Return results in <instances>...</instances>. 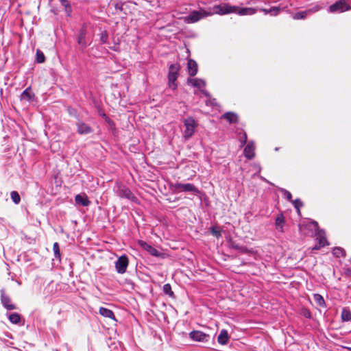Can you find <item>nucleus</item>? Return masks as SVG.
I'll use <instances>...</instances> for the list:
<instances>
[{
	"mask_svg": "<svg viewBox=\"0 0 351 351\" xmlns=\"http://www.w3.org/2000/svg\"><path fill=\"white\" fill-rule=\"evenodd\" d=\"M280 191L282 193L285 198H286L289 201H291L292 195L289 191H288L287 190H286L285 189H281Z\"/></svg>",
	"mask_w": 351,
	"mask_h": 351,
	"instance_id": "obj_38",
	"label": "nucleus"
},
{
	"mask_svg": "<svg viewBox=\"0 0 351 351\" xmlns=\"http://www.w3.org/2000/svg\"><path fill=\"white\" fill-rule=\"evenodd\" d=\"M320 9H321V8L319 5H316V6H315L312 8H310L308 10H306L305 11L296 12L293 16V19L295 20L304 19L306 18V16L308 15L315 13V12L319 11Z\"/></svg>",
	"mask_w": 351,
	"mask_h": 351,
	"instance_id": "obj_10",
	"label": "nucleus"
},
{
	"mask_svg": "<svg viewBox=\"0 0 351 351\" xmlns=\"http://www.w3.org/2000/svg\"><path fill=\"white\" fill-rule=\"evenodd\" d=\"M173 189L179 192H192L194 193H198L199 190L195 186L191 183L182 184L177 182L173 185Z\"/></svg>",
	"mask_w": 351,
	"mask_h": 351,
	"instance_id": "obj_6",
	"label": "nucleus"
},
{
	"mask_svg": "<svg viewBox=\"0 0 351 351\" xmlns=\"http://www.w3.org/2000/svg\"><path fill=\"white\" fill-rule=\"evenodd\" d=\"M1 300L3 306L8 310H13L16 308V306L11 302L10 297L5 294L4 291H1Z\"/></svg>",
	"mask_w": 351,
	"mask_h": 351,
	"instance_id": "obj_12",
	"label": "nucleus"
},
{
	"mask_svg": "<svg viewBox=\"0 0 351 351\" xmlns=\"http://www.w3.org/2000/svg\"><path fill=\"white\" fill-rule=\"evenodd\" d=\"M284 223H285L284 217L282 215L278 216L277 218L276 219V228L280 231H282V228H283Z\"/></svg>",
	"mask_w": 351,
	"mask_h": 351,
	"instance_id": "obj_27",
	"label": "nucleus"
},
{
	"mask_svg": "<svg viewBox=\"0 0 351 351\" xmlns=\"http://www.w3.org/2000/svg\"><path fill=\"white\" fill-rule=\"evenodd\" d=\"M108 33L104 31V32H102L100 34V41L101 43H107V40H108Z\"/></svg>",
	"mask_w": 351,
	"mask_h": 351,
	"instance_id": "obj_39",
	"label": "nucleus"
},
{
	"mask_svg": "<svg viewBox=\"0 0 351 351\" xmlns=\"http://www.w3.org/2000/svg\"><path fill=\"white\" fill-rule=\"evenodd\" d=\"M321 247H322L321 245L317 244L313 247V250H319Z\"/></svg>",
	"mask_w": 351,
	"mask_h": 351,
	"instance_id": "obj_42",
	"label": "nucleus"
},
{
	"mask_svg": "<svg viewBox=\"0 0 351 351\" xmlns=\"http://www.w3.org/2000/svg\"><path fill=\"white\" fill-rule=\"evenodd\" d=\"M341 319L343 322L351 321V312L348 308H343L341 312Z\"/></svg>",
	"mask_w": 351,
	"mask_h": 351,
	"instance_id": "obj_26",
	"label": "nucleus"
},
{
	"mask_svg": "<svg viewBox=\"0 0 351 351\" xmlns=\"http://www.w3.org/2000/svg\"><path fill=\"white\" fill-rule=\"evenodd\" d=\"M188 83L199 89L202 88L206 86L205 81L199 78H189L188 80Z\"/></svg>",
	"mask_w": 351,
	"mask_h": 351,
	"instance_id": "obj_19",
	"label": "nucleus"
},
{
	"mask_svg": "<svg viewBox=\"0 0 351 351\" xmlns=\"http://www.w3.org/2000/svg\"><path fill=\"white\" fill-rule=\"evenodd\" d=\"M216 14L214 12V7L212 10L208 12L204 10H193L184 17V21L187 23H194L208 16Z\"/></svg>",
	"mask_w": 351,
	"mask_h": 351,
	"instance_id": "obj_2",
	"label": "nucleus"
},
{
	"mask_svg": "<svg viewBox=\"0 0 351 351\" xmlns=\"http://www.w3.org/2000/svg\"><path fill=\"white\" fill-rule=\"evenodd\" d=\"M116 193L121 198H125L131 201H135L136 199V197L133 195L131 191L123 185H117Z\"/></svg>",
	"mask_w": 351,
	"mask_h": 351,
	"instance_id": "obj_7",
	"label": "nucleus"
},
{
	"mask_svg": "<svg viewBox=\"0 0 351 351\" xmlns=\"http://www.w3.org/2000/svg\"><path fill=\"white\" fill-rule=\"evenodd\" d=\"M64 7V11L66 14V16H70L72 12V9L71 5L69 2H66L65 3H61Z\"/></svg>",
	"mask_w": 351,
	"mask_h": 351,
	"instance_id": "obj_37",
	"label": "nucleus"
},
{
	"mask_svg": "<svg viewBox=\"0 0 351 351\" xmlns=\"http://www.w3.org/2000/svg\"><path fill=\"white\" fill-rule=\"evenodd\" d=\"M99 313L104 317L115 320L114 314L110 309L105 307H100L99 309Z\"/></svg>",
	"mask_w": 351,
	"mask_h": 351,
	"instance_id": "obj_20",
	"label": "nucleus"
},
{
	"mask_svg": "<svg viewBox=\"0 0 351 351\" xmlns=\"http://www.w3.org/2000/svg\"><path fill=\"white\" fill-rule=\"evenodd\" d=\"M313 224L315 226H318V223L317 221H313Z\"/></svg>",
	"mask_w": 351,
	"mask_h": 351,
	"instance_id": "obj_46",
	"label": "nucleus"
},
{
	"mask_svg": "<svg viewBox=\"0 0 351 351\" xmlns=\"http://www.w3.org/2000/svg\"><path fill=\"white\" fill-rule=\"evenodd\" d=\"M10 197L13 202L16 204H18L21 202V197L18 192L16 191H12L10 193Z\"/></svg>",
	"mask_w": 351,
	"mask_h": 351,
	"instance_id": "obj_31",
	"label": "nucleus"
},
{
	"mask_svg": "<svg viewBox=\"0 0 351 351\" xmlns=\"http://www.w3.org/2000/svg\"><path fill=\"white\" fill-rule=\"evenodd\" d=\"M184 125L185 127L184 137L189 139L193 135L197 124L193 117H188L184 120Z\"/></svg>",
	"mask_w": 351,
	"mask_h": 351,
	"instance_id": "obj_4",
	"label": "nucleus"
},
{
	"mask_svg": "<svg viewBox=\"0 0 351 351\" xmlns=\"http://www.w3.org/2000/svg\"><path fill=\"white\" fill-rule=\"evenodd\" d=\"M86 29L85 26H83L77 36V43L82 47L85 48L87 45L86 42Z\"/></svg>",
	"mask_w": 351,
	"mask_h": 351,
	"instance_id": "obj_16",
	"label": "nucleus"
},
{
	"mask_svg": "<svg viewBox=\"0 0 351 351\" xmlns=\"http://www.w3.org/2000/svg\"><path fill=\"white\" fill-rule=\"evenodd\" d=\"M128 266V258L123 255L120 256L115 262V267L119 274H124Z\"/></svg>",
	"mask_w": 351,
	"mask_h": 351,
	"instance_id": "obj_9",
	"label": "nucleus"
},
{
	"mask_svg": "<svg viewBox=\"0 0 351 351\" xmlns=\"http://www.w3.org/2000/svg\"><path fill=\"white\" fill-rule=\"evenodd\" d=\"M34 95L32 93L31 88H26L21 95V99L25 101H31L34 97Z\"/></svg>",
	"mask_w": 351,
	"mask_h": 351,
	"instance_id": "obj_23",
	"label": "nucleus"
},
{
	"mask_svg": "<svg viewBox=\"0 0 351 351\" xmlns=\"http://www.w3.org/2000/svg\"><path fill=\"white\" fill-rule=\"evenodd\" d=\"M10 322L14 324H19L21 322V316L17 313H10L8 316Z\"/></svg>",
	"mask_w": 351,
	"mask_h": 351,
	"instance_id": "obj_25",
	"label": "nucleus"
},
{
	"mask_svg": "<svg viewBox=\"0 0 351 351\" xmlns=\"http://www.w3.org/2000/svg\"><path fill=\"white\" fill-rule=\"evenodd\" d=\"M231 247L243 254H247L248 252L247 249L245 246L239 245L234 242L231 243Z\"/></svg>",
	"mask_w": 351,
	"mask_h": 351,
	"instance_id": "obj_29",
	"label": "nucleus"
},
{
	"mask_svg": "<svg viewBox=\"0 0 351 351\" xmlns=\"http://www.w3.org/2000/svg\"><path fill=\"white\" fill-rule=\"evenodd\" d=\"M347 275H348V276L351 277V269H348V270L347 271Z\"/></svg>",
	"mask_w": 351,
	"mask_h": 351,
	"instance_id": "obj_44",
	"label": "nucleus"
},
{
	"mask_svg": "<svg viewBox=\"0 0 351 351\" xmlns=\"http://www.w3.org/2000/svg\"><path fill=\"white\" fill-rule=\"evenodd\" d=\"M76 126L77 132L81 135L88 134L93 132L91 127L82 121H78Z\"/></svg>",
	"mask_w": 351,
	"mask_h": 351,
	"instance_id": "obj_11",
	"label": "nucleus"
},
{
	"mask_svg": "<svg viewBox=\"0 0 351 351\" xmlns=\"http://www.w3.org/2000/svg\"><path fill=\"white\" fill-rule=\"evenodd\" d=\"M230 336L228 331L225 329L221 330L218 337L217 341L221 345H226L229 341Z\"/></svg>",
	"mask_w": 351,
	"mask_h": 351,
	"instance_id": "obj_18",
	"label": "nucleus"
},
{
	"mask_svg": "<svg viewBox=\"0 0 351 351\" xmlns=\"http://www.w3.org/2000/svg\"><path fill=\"white\" fill-rule=\"evenodd\" d=\"M306 317H310V313H308V314H306Z\"/></svg>",
	"mask_w": 351,
	"mask_h": 351,
	"instance_id": "obj_48",
	"label": "nucleus"
},
{
	"mask_svg": "<svg viewBox=\"0 0 351 351\" xmlns=\"http://www.w3.org/2000/svg\"><path fill=\"white\" fill-rule=\"evenodd\" d=\"M351 10L346 0H339L329 7V12L332 13H341Z\"/></svg>",
	"mask_w": 351,
	"mask_h": 351,
	"instance_id": "obj_5",
	"label": "nucleus"
},
{
	"mask_svg": "<svg viewBox=\"0 0 351 351\" xmlns=\"http://www.w3.org/2000/svg\"><path fill=\"white\" fill-rule=\"evenodd\" d=\"M75 204L83 206H88L90 204V201L88 199L86 194H78L75 197Z\"/></svg>",
	"mask_w": 351,
	"mask_h": 351,
	"instance_id": "obj_15",
	"label": "nucleus"
},
{
	"mask_svg": "<svg viewBox=\"0 0 351 351\" xmlns=\"http://www.w3.org/2000/svg\"><path fill=\"white\" fill-rule=\"evenodd\" d=\"M257 10H259V11L263 12L265 14H269V9L260 8V9H257Z\"/></svg>",
	"mask_w": 351,
	"mask_h": 351,
	"instance_id": "obj_41",
	"label": "nucleus"
},
{
	"mask_svg": "<svg viewBox=\"0 0 351 351\" xmlns=\"http://www.w3.org/2000/svg\"><path fill=\"white\" fill-rule=\"evenodd\" d=\"M295 208L297 210L298 214L300 213V208L302 207L303 203L300 199H296L292 202Z\"/></svg>",
	"mask_w": 351,
	"mask_h": 351,
	"instance_id": "obj_34",
	"label": "nucleus"
},
{
	"mask_svg": "<svg viewBox=\"0 0 351 351\" xmlns=\"http://www.w3.org/2000/svg\"><path fill=\"white\" fill-rule=\"evenodd\" d=\"M163 291L167 295H169V296L173 295V292L171 290V287L169 284H165L163 286Z\"/></svg>",
	"mask_w": 351,
	"mask_h": 351,
	"instance_id": "obj_36",
	"label": "nucleus"
},
{
	"mask_svg": "<svg viewBox=\"0 0 351 351\" xmlns=\"http://www.w3.org/2000/svg\"><path fill=\"white\" fill-rule=\"evenodd\" d=\"M317 239L318 240V244L319 245H321L323 247L328 245L327 239L325 237L324 232L323 230H318L317 232Z\"/></svg>",
	"mask_w": 351,
	"mask_h": 351,
	"instance_id": "obj_21",
	"label": "nucleus"
},
{
	"mask_svg": "<svg viewBox=\"0 0 351 351\" xmlns=\"http://www.w3.org/2000/svg\"><path fill=\"white\" fill-rule=\"evenodd\" d=\"M138 243L143 250L148 252L151 255L156 257L160 256V252L151 245L147 243L145 241H139Z\"/></svg>",
	"mask_w": 351,
	"mask_h": 351,
	"instance_id": "obj_13",
	"label": "nucleus"
},
{
	"mask_svg": "<svg viewBox=\"0 0 351 351\" xmlns=\"http://www.w3.org/2000/svg\"><path fill=\"white\" fill-rule=\"evenodd\" d=\"M180 71V65L179 64H171L169 67V74H168V80H169V86L172 89H176L177 87V84H176V81L178 77V73Z\"/></svg>",
	"mask_w": 351,
	"mask_h": 351,
	"instance_id": "obj_3",
	"label": "nucleus"
},
{
	"mask_svg": "<svg viewBox=\"0 0 351 351\" xmlns=\"http://www.w3.org/2000/svg\"><path fill=\"white\" fill-rule=\"evenodd\" d=\"M53 250L55 258L56 259H58L59 261H60L61 254H60L59 244L57 242L53 243Z\"/></svg>",
	"mask_w": 351,
	"mask_h": 351,
	"instance_id": "obj_28",
	"label": "nucleus"
},
{
	"mask_svg": "<svg viewBox=\"0 0 351 351\" xmlns=\"http://www.w3.org/2000/svg\"><path fill=\"white\" fill-rule=\"evenodd\" d=\"M210 232L213 236H215L217 239L221 237V230L218 227H211Z\"/></svg>",
	"mask_w": 351,
	"mask_h": 351,
	"instance_id": "obj_33",
	"label": "nucleus"
},
{
	"mask_svg": "<svg viewBox=\"0 0 351 351\" xmlns=\"http://www.w3.org/2000/svg\"><path fill=\"white\" fill-rule=\"evenodd\" d=\"M222 118L226 119L230 123H236L238 119L237 114L232 112H226L222 115Z\"/></svg>",
	"mask_w": 351,
	"mask_h": 351,
	"instance_id": "obj_22",
	"label": "nucleus"
},
{
	"mask_svg": "<svg viewBox=\"0 0 351 351\" xmlns=\"http://www.w3.org/2000/svg\"><path fill=\"white\" fill-rule=\"evenodd\" d=\"M45 60V56H44V53L40 51V50H37L36 51V61L38 63H43L44 62Z\"/></svg>",
	"mask_w": 351,
	"mask_h": 351,
	"instance_id": "obj_35",
	"label": "nucleus"
},
{
	"mask_svg": "<svg viewBox=\"0 0 351 351\" xmlns=\"http://www.w3.org/2000/svg\"><path fill=\"white\" fill-rule=\"evenodd\" d=\"M201 91H202V93L205 96H206V97H209V96H210L209 93H208L206 90H202Z\"/></svg>",
	"mask_w": 351,
	"mask_h": 351,
	"instance_id": "obj_43",
	"label": "nucleus"
},
{
	"mask_svg": "<svg viewBox=\"0 0 351 351\" xmlns=\"http://www.w3.org/2000/svg\"><path fill=\"white\" fill-rule=\"evenodd\" d=\"M332 254L336 257H341L345 256V251L340 247H336L332 250Z\"/></svg>",
	"mask_w": 351,
	"mask_h": 351,
	"instance_id": "obj_30",
	"label": "nucleus"
},
{
	"mask_svg": "<svg viewBox=\"0 0 351 351\" xmlns=\"http://www.w3.org/2000/svg\"><path fill=\"white\" fill-rule=\"evenodd\" d=\"M306 317H310V313H308V314H306Z\"/></svg>",
	"mask_w": 351,
	"mask_h": 351,
	"instance_id": "obj_47",
	"label": "nucleus"
},
{
	"mask_svg": "<svg viewBox=\"0 0 351 351\" xmlns=\"http://www.w3.org/2000/svg\"><path fill=\"white\" fill-rule=\"evenodd\" d=\"M247 140V134L243 132L241 136H239V141L241 143V146H243L246 144Z\"/></svg>",
	"mask_w": 351,
	"mask_h": 351,
	"instance_id": "obj_40",
	"label": "nucleus"
},
{
	"mask_svg": "<svg viewBox=\"0 0 351 351\" xmlns=\"http://www.w3.org/2000/svg\"><path fill=\"white\" fill-rule=\"evenodd\" d=\"M61 3H65L66 2H68L67 0H60Z\"/></svg>",
	"mask_w": 351,
	"mask_h": 351,
	"instance_id": "obj_45",
	"label": "nucleus"
},
{
	"mask_svg": "<svg viewBox=\"0 0 351 351\" xmlns=\"http://www.w3.org/2000/svg\"><path fill=\"white\" fill-rule=\"evenodd\" d=\"M189 335L194 341L207 343L210 340V335L200 330H193Z\"/></svg>",
	"mask_w": 351,
	"mask_h": 351,
	"instance_id": "obj_8",
	"label": "nucleus"
},
{
	"mask_svg": "<svg viewBox=\"0 0 351 351\" xmlns=\"http://www.w3.org/2000/svg\"><path fill=\"white\" fill-rule=\"evenodd\" d=\"M284 8H281L278 6H274V7H271L270 9H269V14L271 15V16H277L279 14L281 10H282Z\"/></svg>",
	"mask_w": 351,
	"mask_h": 351,
	"instance_id": "obj_32",
	"label": "nucleus"
},
{
	"mask_svg": "<svg viewBox=\"0 0 351 351\" xmlns=\"http://www.w3.org/2000/svg\"><path fill=\"white\" fill-rule=\"evenodd\" d=\"M313 300L315 303L320 307H325L326 302L324 298L318 293L313 294Z\"/></svg>",
	"mask_w": 351,
	"mask_h": 351,
	"instance_id": "obj_24",
	"label": "nucleus"
},
{
	"mask_svg": "<svg viewBox=\"0 0 351 351\" xmlns=\"http://www.w3.org/2000/svg\"><path fill=\"white\" fill-rule=\"evenodd\" d=\"M187 69H188L189 74L191 76H195L197 73V62L192 59H189L188 60V63H187Z\"/></svg>",
	"mask_w": 351,
	"mask_h": 351,
	"instance_id": "obj_17",
	"label": "nucleus"
},
{
	"mask_svg": "<svg viewBox=\"0 0 351 351\" xmlns=\"http://www.w3.org/2000/svg\"><path fill=\"white\" fill-rule=\"evenodd\" d=\"M258 10L254 8H239L230 5L227 3H222L214 6V12L217 14H227L230 13H237L240 16L253 15L256 13Z\"/></svg>",
	"mask_w": 351,
	"mask_h": 351,
	"instance_id": "obj_1",
	"label": "nucleus"
},
{
	"mask_svg": "<svg viewBox=\"0 0 351 351\" xmlns=\"http://www.w3.org/2000/svg\"><path fill=\"white\" fill-rule=\"evenodd\" d=\"M255 146L253 141L248 142L247 145L244 149L243 153L247 159H252L254 157Z\"/></svg>",
	"mask_w": 351,
	"mask_h": 351,
	"instance_id": "obj_14",
	"label": "nucleus"
}]
</instances>
